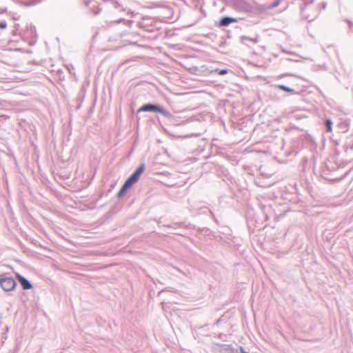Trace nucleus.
Returning <instances> with one entry per match:
<instances>
[{"label": "nucleus", "instance_id": "f257e3e1", "mask_svg": "<svg viewBox=\"0 0 353 353\" xmlns=\"http://www.w3.org/2000/svg\"><path fill=\"white\" fill-rule=\"evenodd\" d=\"M145 169V164L141 163L133 173L125 180L120 190L117 193V197H122L126 192L139 179L141 174L143 172Z\"/></svg>", "mask_w": 353, "mask_h": 353}, {"label": "nucleus", "instance_id": "f03ea898", "mask_svg": "<svg viewBox=\"0 0 353 353\" xmlns=\"http://www.w3.org/2000/svg\"><path fill=\"white\" fill-rule=\"evenodd\" d=\"M320 6L313 3V0L304 3L301 7V16L308 22L314 21L320 13Z\"/></svg>", "mask_w": 353, "mask_h": 353}, {"label": "nucleus", "instance_id": "7ed1b4c3", "mask_svg": "<svg viewBox=\"0 0 353 353\" xmlns=\"http://www.w3.org/2000/svg\"><path fill=\"white\" fill-rule=\"evenodd\" d=\"M234 9L243 12L252 13L256 10L253 0H229Z\"/></svg>", "mask_w": 353, "mask_h": 353}, {"label": "nucleus", "instance_id": "20e7f679", "mask_svg": "<svg viewBox=\"0 0 353 353\" xmlns=\"http://www.w3.org/2000/svg\"><path fill=\"white\" fill-rule=\"evenodd\" d=\"M141 112H158L169 119L173 117V115L170 112L167 111L159 105L155 103H148L143 105L138 109L137 113Z\"/></svg>", "mask_w": 353, "mask_h": 353}, {"label": "nucleus", "instance_id": "39448f33", "mask_svg": "<svg viewBox=\"0 0 353 353\" xmlns=\"http://www.w3.org/2000/svg\"><path fill=\"white\" fill-rule=\"evenodd\" d=\"M137 26L145 32H153L156 30V22L154 18L144 16L137 23Z\"/></svg>", "mask_w": 353, "mask_h": 353}, {"label": "nucleus", "instance_id": "423d86ee", "mask_svg": "<svg viewBox=\"0 0 353 353\" xmlns=\"http://www.w3.org/2000/svg\"><path fill=\"white\" fill-rule=\"evenodd\" d=\"M152 8H160L159 17L161 18V19H166V20L172 19L173 10L170 6L160 4L158 3H155L153 4Z\"/></svg>", "mask_w": 353, "mask_h": 353}, {"label": "nucleus", "instance_id": "0eeeda50", "mask_svg": "<svg viewBox=\"0 0 353 353\" xmlns=\"http://www.w3.org/2000/svg\"><path fill=\"white\" fill-rule=\"evenodd\" d=\"M125 36L130 38L131 39H126L125 40L129 41L130 44L138 45V42L143 41L148 37L145 34L140 32H132L125 34Z\"/></svg>", "mask_w": 353, "mask_h": 353}, {"label": "nucleus", "instance_id": "6e6552de", "mask_svg": "<svg viewBox=\"0 0 353 353\" xmlns=\"http://www.w3.org/2000/svg\"><path fill=\"white\" fill-rule=\"evenodd\" d=\"M16 281L8 273L0 274V287H16Z\"/></svg>", "mask_w": 353, "mask_h": 353}, {"label": "nucleus", "instance_id": "1a4fd4ad", "mask_svg": "<svg viewBox=\"0 0 353 353\" xmlns=\"http://www.w3.org/2000/svg\"><path fill=\"white\" fill-rule=\"evenodd\" d=\"M105 2L110 3L111 6H113L115 9L121 8V10L123 12L126 11L128 15H130V17H133L135 15L137 14V13H135L134 11H132L130 10H126L116 0H104Z\"/></svg>", "mask_w": 353, "mask_h": 353}, {"label": "nucleus", "instance_id": "9d476101", "mask_svg": "<svg viewBox=\"0 0 353 353\" xmlns=\"http://www.w3.org/2000/svg\"><path fill=\"white\" fill-rule=\"evenodd\" d=\"M166 227L173 230H178L179 228L193 229L195 228L194 225L190 223L185 224V222H174L166 225Z\"/></svg>", "mask_w": 353, "mask_h": 353}, {"label": "nucleus", "instance_id": "9b49d317", "mask_svg": "<svg viewBox=\"0 0 353 353\" xmlns=\"http://www.w3.org/2000/svg\"><path fill=\"white\" fill-rule=\"evenodd\" d=\"M237 21H238V20L236 18L226 16V17H222L219 20L218 26L220 27H225V26H229L232 23H236Z\"/></svg>", "mask_w": 353, "mask_h": 353}, {"label": "nucleus", "instance_id": "f8f14e48", "mask_svg": "<svg viewBox=\"0 0 353 353\" xmlns=\"http://www.w3.org/2000/svg\"><path fill=\"white\" fill-rule=\"evenodd\" d=\"M16 277L17 281L21 284V287H33L32 283L27 279L21 276V274L17 273Z\"/></svg>", "mask_w": 353, "mask_h": 353}, {"label": "nucleus", "instance_id": "ddd939ff", "mask_svg": "<svg viewBox=\"0 0 353 353\" xmlns=\"http://www.w3.org/2000/svg\"><path fill=\"white\" fill-rule=\"evenodd\" d=\"M87 6L90 8V10L93 12L94 14H99L101 8H99V6L94 1H90L87 3Z\"/></svg>", "mask_w": 353, "mask_h": 353}, {"label": "nucleus", "instance_id": "4468645a", "mask_svg": "<svg viewBox=\"0 0 353 353\" xmlns=\"http://www.w3.org/2000/svg\"><path fill=\"white\" fill-rule=\"evenodd\" d=\"M276 87L283 91L290 92L292 94H298V92H296L295 90H294L290 87H288L285 85L279 84V85H276Z\"/></svg>", "mask_w": 353, "mask_h": 353}, {"label": "nucleus", "instance_id": "2eb2a0df", "mask_svg": "<svg viewBox=\"0 0 353 353\" xmlns=\"http://www.w3.org/2000/svg\"><path fill=\"white\" fill-rule=\"evenodd\" d=\"M28 28V31L30 32L31 36L32 37H37V32H36V27L30 23Z\"/></svg>", "mask_w": 353, "mask_h": 353}, {"label": "nucleus", "instance_id": "dca6fc26", "mask_svg": "<svg viewBox=\"0 0 353 353\" xmlns=\"http://www.w3.org/2000/svg\"><path fill=\"white\" fill-rule=\"evenodd\" d=\"M325 128L327 132H332V121L330 119H327L325 121Z\"/></svg>", "mask_w": 353, "mask_h": 353}, {"label": "nucleus", "instance_id": "f3484780", "mask_svg": "<svg viewBox=\"0 0 353 353\" xmlns=\"http://www.w3.org/2000/svg\"><path fill=\"white\" fill-rule=\"evenodd\" d=\"M201 210H202V212H203V213H205L206 211H208L210 212V214L211 217L214 220V221L216 223H218V220L215 217L214 213L210 209H208V208L204 207V208H201Z\"/></svg>", "mask_w": 353, "mask_h": 353}, {"label": "nucleus", "instance_id": "a211bd4d", "mask_svg": "<svg viewBox=\"0 0 353 353\" xmlns=\"http://www.w3.org/2000/svg\"><path fill=\"white\" fill-rule=\"evenodd\" d=\"M121 21H123L125 23V24L126 26H129V27H130L131 25L134 23V21H132V20H125V19H122V18H121L119 20H117V23H119L121 22Z\"/></svg>", "mask_w": 353, "mask_h": 353}, {"label": "nucleus", "instance_id": "6ab92c4d", "mask_svg": "<svg viewBox=\"0 0 353 353\" xmlns=\"http://www.w3.org/2000/svg\"><path fill=\"white\" fill-rule=\"evenodd\" d=\"M281 3V0H276L274 1L272 4H270V6H268V8L269 9H273V8H276L277 6H279V5Z\"/></svg>", "mask_w": 353, "mask_h": 353}, {"label": "nucleus", "instance_id": "aec40b11", "mask_svg": "<svg viewBox=\"0 0 353 353\" xmlns=\"http://www.w3.org/2000/svg\"><path fill=\"white\" fill-rule=\"evenodd\" d=\"M215 72H217V74H219V75H225L228 72V70H227V69H216L215 70Z\"/></svg>", "mask_w": 353, "mask_h": 353}, {"label": "nucleus", "instance_id": "412c9836", "mask_svg": "<svg viewBox=\"0 0 353 353\" xmlns=\"http://www.w3.org/2000/svg\"><path fill=\"white\" fill-rule=\"evenodd\" d=\"M7 26V23L5 21L0 22V28L5 29Z\"/></svg>", "mask_w": 353, "mask_h": 353}, {"label": "nucleus", "instance_id": "4be33fe9", "mask_svg": "<svg viewBox=\"0 0 353 353\" xmlns=\"http://www.w3.org/2000/svg\"><path fill=\"white\" fill-rule=\"evenodd\" d=\"M347 22L348 23V26H349V28L351 31H353V22L349 21V20H347Z\"/></svg>", "mask_w": 353, "mask_h": 353}, {"label": "nucleus", "instance_id": "5701e85b", "mask_svg": "<svg viewBox=\"0 0 353 353\" xmlns=\"http://www.w3.org/2000/svg\"><path fill=\"white\" fill-rule=\"evenodd\" d=\"M2 289L6 292H10L15 290L16 288H2Z\"/></svg>", "mask_w": 353, "mask_h": 353}, {"label": "nucleus", "instance_id": "b1692460", "mask_svg": "<svg viewBox=\"0 0 353 353\" xmlns=\"http://www.w3.org/2000/svg\"><path fill=\"white\" fill-rule=\"evenodd\" d=\"M240 352L241 353H249L245 350V349L243 347H240Z\"/></svg>", "mask_w": 353, "mask_h": 353}, {"label": "nucleus", "instance_id": "393cba45", "mask_svg": "<svg viewBox=\"0 0 353 353\" xmlns=\"http://www.w3.org/2000/svg\"><path fill=\"white\" fill-rule=\"evenodd\" d=\"M19 27V23H15L14 28L16 29V30H18Z\"/></svg>", "mask_w": 353, "mask_h": 353}, {"label": "nucleus", "instance_id": "a878e982", "mask_svg": "<svg viewBox=\"0 0 353 353\" xmlns=\"http://www.w3.org/2000/svg\"><path fill=\"white\" fill-rule=\"evenodd\" d=\"M167 291H165V290H161L159 292V294L160 295L162 293H164V292H166Z\"/></svg>", "mask_w": 353, "mask_h": 353}, {"label": "nucleus", "instance_id": "bb28decb", "mask_svg": "<svg viewBox=\"0 0 353 353\" xmlns=\"http://www.w3.org/2000/svg\"><path fill=\"white\" fill-rule=\"evenodd\" d=\"M17 30H16V29H14V30L12 31L13 34H17Z\"/></svg>", "mask_w": 353, "mask_h": 353}, {"label": "nucleus", "instance_id": "cd10ccee", "mask_svg": "<svg viewBox=\"0 0 353 353\" xmlns=\"http://www.w3.org/2000/svg\"><path fill=\"white\" fill-rule=\"evenodd\" d=\"M325 6H326V4L325 3H323V8L325 9Z\"/></svg>", "mask_w": 353, "mask_h": 353}, {"label": "nucleus", "instance_id": "c85d7f7f", "mask_svg": "<svg viewBox=\"0 0 353 353\" xmlns=\"http://www.w3.org/2000/svg\"><path fill=\"white\" fill-rule=\"evenodd\" d=\"M174 234H177V235H182V234H181V233H180V232H175Z\"/></svg>", "mask_w": 353, "mask_h": 353}, {"label": "nucleus", "instance_id": "c756f323", "mask_svg": "<svg viewBox=\"0 0 353 353\" xmlns=\"http://www.w3.org/2000/svg\"><path fill=\"white\" fill-rule=\"evenodd\" d=\"M17 19H18V18H17V17H14V20H17Z\"/></svg>", "mask_w": 353, "mask_h": 353}, {"label": "nucleus", "instance_id": "7c9ffc66", "mask_svg": "<svg viewBox=\"0 0 353 353\" xmlns=\"http://www.w3.org/2000/svg\"><path fill=\"white\" fill-rule=\"evenodd\" d=\"M17 19H18V18H17V17H14V20H17Z\"/></svg>", "mask_w": 353, "mask_h": 353}, {"label": "nucleus", "instance_id": "2f4dec72", "mask_svg": "<svg viewBox=\"0 0 353 353\" xmlns=\"http://www.w3.org/2000/svg\"><path fill=\"white\" fill-rule=\"evenodd\" d=\"M350 149L353 150V145L350 146Z\"/></svg>", "mask_w": 353, "mask_h": 353}]
</instances>
